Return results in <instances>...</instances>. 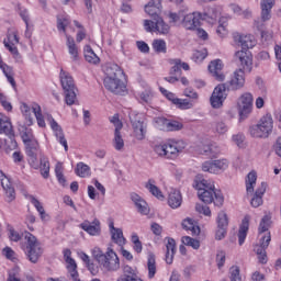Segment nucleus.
<instances>
[{
	"label": "nucleus",
	"instance_id": "obj_1",
	"mask_svg": "<svg viewBox=\"0 0 281 281\" xmlns=\"http://www.w3.org/2000/svg\"><path fill=\"white\" fill-rule=\"evenodd\" d=\"M193 188L198 190V196L203 203H214L217 207H221L225 203V198L221 190L216 189L214 181L205 180L198 176L194 179Z\"/></svg>",
	"mask_w": 281,
	"mask_h": 281
},
{
	"label": "nucleus",
	"instance_id": "obj_2",
	"mask_svg": "<svg viewBox=\"0 0 281 281\" xmlns=\"http://www.w3.org/2000/svg\"><path fill=\"white\" fill-rule=\"evenodd\" d=\"M104 75L103 85L108 91H111L116 95L126 93V83L122 81V78H124V70H122L120 66L115 64L108 65L104 68Z\"/></svg>",
	"mask_w": 281,
	"mask_h": 281
},
{
	"label": "nucleus",
	"instance_id": "obj_3",
	"mask_svg": "<svg viewBox=\"0 0 281 281\" xmlns=\"http://www.w3.org/2000/svg\"><path fill=\"white\" fill-rule=\"evenodd\" d=\"M269 227H271V215H265L259 224V244L254 248L261 265H267V247L271 243Z\"/></svg>",
	"mask_w": 281,
	"mask_h": 281
},
{
	"label": "nucleus",
	"instance_id": "obj_4",
	"mask_svg": "<svg viewBox=\"0 0 281 281\" xmlns=\"http://www.w3.org/2000/svg\"><path fill=\"white\" fill-rule=\"evenodd\" d=\"M153 150L155 155L164 159H177L186 150V142L175 139L166 140L154 145Z\"/></svg>",
	"mask_w": 281,
	"mask_h": 281
},
{
	"label": "nucleus",
	"instance_id": "obj_5",
	"mask_svg": "<svg viewBox=\"0 0 281 281\" xmlns=\"http://www.w3.org/2000/svg\"><path fill=\"white\" fill-rule=\"evenodd\" d=\"M21 249L24 251L26 258L33 265L38 262V259L43 256V247L36 236L31 233H26L24 236V243L21 244Z\"/></svg>",
	"mask_w": 281,
	"mask_h": 281
},
{
	"label": "nucleus",
	"instance_id": "obj_6",
	"mask_svg": "<svg viewBox=\"0 0 281 281\" xmlns=\"http://www.w3.org/2000/svg\"><path fill=\"white\" fill-rule=\"evenodd\" d=\"M59 80L65 94V102L71 106L76 103V81H74L71 74L65 69H60Z\"/></svg>",
	"mask_w": 281,
	"mask_h": 281
},
{
	"label": "nucleus",
	"instance_id": "obj_7",
	"mask_svg": "<svg viewBox=\"0 0 281 281\" xmlns=\"http://www.w3.org/2000/svg\"><path fill=\"white\" fill-rule=\"evenodd\" d=\"M239 124L247 120L254 111V94L250 92L241 93L236 101Z\"/></svg>",
	"mask_w": 281,
	"mask_h": 281
},
{
	"label": "nucleus",
	"instance_id": "obj_8",
	"mask_svg": "<svg viewBox=\"0 0 281 281\" xmlns=\"http://www.w3.org/2000/svg\"><path fill=\"white\" fill-rule=\"evenodd\" d=\"M20 110L25 120L26 126H32V124H34V116L32 115V113H34L37 120V125L41 128H45V119L43 117L41 105H38L37 103H33L32 106L30 108L27 103H22L20 106Z\"/></svg>",
	"mask_w": 281,
	"mask_h": 281
},
{
	"label": "nucleus",
	"instance_id": "obj_9",
	"mask_svg": "<svg viewBox=\"0 0 281 281\" xmlns=\"http://www.w3.org/2000/svg\"><path fill=\"white\" fill-rule=\"evenodd\" d=\"M143 27L150 34H159L160 36L170 34V24L160 15L153 18V20H144Z\"/></svg>",
	"mask_w": 281,
	"mask_h": 281
},
{
	"label": "nucleus",
	"instance_id": "obj_10",
	"mask_svg": "<svg viewBox=\"0 0 281 281\" xmlns=\"http://www.w3.org/2000/svg\"><path fill=\"white\" fill-rule=\"evenodd\" d=\"M233 42L235 43V45L241 48L239 52H247L248 49H254V47L258 45L256 36L251 33L235 32L233 33Z\"/></svg>",
	"mask_w": 281,
	"mask_h": 281
},
{
	"label": "nucleus",
	"instance_id": "obj_11",
	"mask_svg": "<svg viewBox=\"0 0 281 281\" xmlns=\"http://www.w3.org/2000/svg\"><path fill=\"white\" fill-rule=\"evenodd\" d=\"M111 124L114 126V137L112 139L113 148L119 151L124 150V137H122V128H124V124L120 120L119 114H114L110 117Z\"/></svg>",
	"mask_w": 281,
	"mask_h": 281
},
{
	"label": "nucleus",
	"instance_id": "obj_12",
	"mask_svg": "<svg viewBox=\"0 0 281 281\" xmlns=\"http://www.w3.org/2000/svg\"><path fill=\"white\" fill-rule=\"evenodd\" d=\"M227 100V85L220 83L217 85L210 98L212 109H223V104Z\"/></svg>",
	"mask_w": 281,
	"mask_h": 281
},
{
	"label": "nucleus",
	"instance_id": "obj_13",
	"mask_svg": "<svg viewBox=\"0 0 281 281\" xmlns=\"http://www.w3.org/2000/svg\"><path fill=\"white\" fill-rule=\"evenodd\" d=\"M104 271L113 272L120 270V257L113 251V248H108L105 256L102 258L99 263Z\"/></svg>",
	"mask_w": 281,
	"mask_h": 281
},
{
	"label": "nucleus",
	"instance_id": "obj_14",
	"mask_svg": "<svg viewBox=\"0 0 281 281\" xmlns=\"http://www.w3.org/2000/svg\"><path fill=\"white\" fill-rule=\"evenodd\" d=\"M0 135H7L10 137L11 148L14 150L18 146L14 139V127L12 126V121L10 116L0 112Z\"/></svg>",
	"mask_w": 281,
	"mask_h": 281
},
{
	"label": "nucleus",
	"instance_id": "obj_15",
	"mask_svg": "<svg viewBox=\"0 0 281 281\" xmlns=\"http://www.w3.org/2000/svg\"><path fill=\"white\" fill-rule=\"evenodd\" d=\"M235 60L239 63V68L246 74H251L254 69V56L247 50L235 52Z\"/></svg>",
	"mask_w": 281,
	"mask_h": 281
},
{
	"label": "nucleus",
	"instance_id": "obj_16",
	"mask_svg": "<svg viewBox=\"0 0 281 281\" xmlns=\"http://www.w3.org/2000/svg\"><path fill=\"white\" fill-rule=\"evenodd\" d=\"M246 74L243 69H235L225 85L231 91H240L245 88Z\"/></svg>",
	"mask_w": 281,
	"mask_h": 281
},
{
	"label": "nucleus",
	"instance_id": "obj_17",
	"mask_svg": "<svg viewBox=\"0 0 281 281\" xmlns=\"http://www.w3.org/2000/svg\"><path fill=\"white\" fill-rule=\"evenodd\" d=\"M47 122L57 139V142L64 147L65 153L69 150V145L67 144V138H65V133L63 127L54 120L52 116H47Z\"/></svg>",
	"mask_w": 281,
	"mask_h": 281
},
{
	"label": "nucleus",
	"instance_id": "obj_18",
	"mask_svg": "<svg viewBox=\"0 0 281 281\" xmlns=\"http://www.w3.org/2000/svg\"><path fill=\"white\" fill-rule=\"evenodd\" d=\"M132 126L134 130V137L138 142H142L146 139V124H144V121H142V116L133 114L130 115Z\"/></svg>",
	"mask_w": 281,
	"mask_h": 281
},
{
	"label": "nucleus",
	"instance_id": "obj_19",
	"mask_svg": "<svg viewBox=\"0 0 281 281\" xmlns=\"http://www.w3.org/2000/svg\"><path fill=\"white\" fill-rule=\"evenodd\" d=\"M0 181L8 203H12L16 199V193L14 187H12V181H10V178L2 170H0Z\"/></svg>",
	"mask_w": 281,
	"mask_h": 281
},
{
	"label": "nucleus",
	"instance_id": "obj_20",
	"mask_svg": "<svg viewBox=\"0 0 281 281\" xmlns=\"http://www.w3.org/2000/svg\"><path fill=\"white\" fill-rule=\"evenodd\" d=\"M66 49L71 63H80V48L71 35H66Z\"/></svg>",
	"mask_w": 281,
	"mask_h": 281
},
{
	"label": "nucleus",
	"instance_id": "obj_21",
	"mask_svg": "<svg viewBox=\"0 0 281 281\" xmlns=\"http://www.w3.org/2000/svg\"><path fill=\"white\" fill-rule=\"evenodd\" d=\"M224 67L225 65L221 59H214L209 64V72L215 80H217V82H223L225 80V74H223Z\"/></svg>",
	"mask_w": 281,
	"mask_h": 281
},
{
	"label": "nucleus",
	"instance_id": "obj_22",
	"mask_svg": "<svg viewBox=\"0 0 281 281\" xmlns=\"http://www.w3.org/2000/svg\"><path fill=\"white\" fill-rule=\"evenodd\" d=\"M201 12L186 14L182 20V26L186 30L194 31L201 25Z\"/></svg>",
	"mask_w": 281,
	"mask_h": 281
},
{
	"label": "nucleus",
	"instance_id": "obj_23",
	"mask_svg": "<svg viewBox=\"0 0 281 281\" xmlns=\"http://www.w3.org/2000/svg\"><path fill=\"white\" fill-rule=\"evenodd\" d=\"M130 199L132 203H134L139 214H142L143 216H148V214H150V207L148 206V203L146 202V200L142 198V195L133 192L130 194Z\"/></svg>",
	"mask_w": 281,
	"mask_h": 281
},
{
	"label": "nucleus",
	"instance_id": "obj_24",
	"mask_svg": "<svg viewBox=\"0 0 281 281\" xmlns=\"http://www.w3.org/2000/svg\"><path fill=\"white\" fill-rule=\"evenodd\" d=\"M268 184L267 182H261L255 192L251 193V199H250V205L252 207H260L262 203H265L263 196L267 192Z\"/></svg>",
	"mask_w": 281,
	"mask_h": 281
},
{
	"label": "nucleus",
	"instance_id": "obj_25",
	"mask_svg": "<svg viewBox=\"0 0 281 281\" xmlns=\"http://www.w3.org/2000/svg\"><path fill=\"white\" fill-rule=\"evenodd\" d=\"M167 202L171 210H178L183 203V195L178 189L171 188L168 191Z\"/></svg>",
	"mask_w": 281,
	"mask_h": 281
},
{
	"label": "nucleus",
	"instance_id": "obj_26",
	"mask_svg": "<svg viewBox=\"0 0 281 281\" xmlns=\"http://www.w3.org/2000/svg\"><path fill=\"white\" fill-rule=\"evenodd\" d=\"M221 12H223L221 7H209L204 13H201V19L202 21H206V23L214 24L218 20V16H221Z\"/></svg>",
	"mask_w": 281,
	"mask_h": 281
},
{
	"label": "nucleus",
	"instance_id": "obj_27",
	"mask_svg": "<svg viewBox=\"0 0 281 281\" xmlns=\"http://www.w3.org/2000/svg\"><path fill=\"white\" fill-rule=\"evenodd\" d=\"M257 124H259L263 139L269 137V134L273 132V117L270 114L262 116Z\"/></svg>",
	"mask_w": 281,
	"mask_h": 281
},
{
	"label": "nucleus",
	"instance_id": "obj_28",
	"mask_svg": "<svg viewBox=\"0 0 281 281\" xmlns=\"http://www.w3.org/2000/svg\"><path fill=\"white\" fill-rule=\"evenodd\" d=\"M257 124H259L263 139L269 137V134L273 132V117L270 114L262 116Z\"/></svg>",
	"mask_w": 281,
	"mask_h": 281
},
{
	"label": "nucleus",
	"instance_id": "obj_29",
	"mask_svg": "<svg viewBox=\"0 0 281 281\" xmlns=\"http://www.w3.org/2000/svg\"><path fill=\"white\" fill-rule=\"evenodd\" d=\"M273 5H276V0H261L260 1V20L262 23H267V21H271V10H273Z\"/></svg>",
	"mask_w": 281,
	"mask_h": 281
},
{
	"label": "nucleus",
	"instance_id": "obj_30",
	"mask_svg": "<svg viewBox=\"0 0 281 281\" xmlns=\"http://www.w3.org/2000/svg\"><path fill=\"white\" fill-rule=\"evenodd\" d=\"M109 229L111 234V239L113 240V243H115V245H119V247H123L126 245V237H124V232L122 231V228L115 227L113 222H111L109 224Z\"/></svg>",
	"mask_w": 281,
	"mask_h": 281
},
{
	"label": "nucleus",
	"instance_id": "obj_31",
	"mask_svg": "<svg viewBox=\"0 0 281 281\" xmlns=\"http://www.w3.org/2000/svg\"><path fill=\"white\" fill-rule=\"evenodd\" d=\"M81 229H83V232H87V234H89L90 236H100V221L98 220H93L92 223H90L89 221H86L83 223L80 224Z\"/></svg>",
	"mask_w": 281,
	"mask_h": 281
},
{
	"label": "nucleus",
	"instance_id": "obj_32",
	"mask_svg": "<svg viewBox=\"0 0 281 281\" xmlns=\"http://www.w3.org/2000/svg\"><path fill=\"white\" fill-rule=\"evenodd\" d=\"M161 0H150L145 5V12L148 14V16H151L155 19L156 16H159L161 14Z\"/></svg>",
	"mask_w": 281,
	"mask_h": 281
},
{
	"label": "nucleus",
	"instance_id": "obj_33",
	"mask_svg": "<svg viewBox=\"0 0 281 281\" xmlns=\"http://www.w3.org/2000/svg\"><path fill=\"white\" fill-rule=\"evenodd\" d=\"M22 139L26 146V149L38 148V140H36V138L34 137V132L32 131V128H25V131L22 132Z\"/></svg>",
	"mask_w": 281,
	"mask_h": 281
},
{
	"label": "nucleus",
	"instance_id": "obj_34",
	"mask_svg": "<svg viewBox=\"0 0 281 281\" xmlns=\"http://www.w3.org/2000/svg\"><path fill=\"white\" fill-rule=\"evenodd\" d=\"M27 199L30 203L34 205L35 210H37L41 221L43 223H47L49 221V214L45 212V207H43V204L41 203V201H38V199H36L34 195H29Z\"/></svg>",
	"mask_w": 281,
	"mask_h": 281
},
{
	"label": "nucleus",
	"instance_id": "obj_35",
	"mask_svg": "<svg viewBox=\"0 0 281 281\" xmlns=\"http://www.w3.org/2000/svg\"><path fill=\"white\" fill-rule=\"evenodd\" d=\"M3 45L7 49H10V47H16V45H19V31H16V29H10L8 31Z\"/></svg>",
	"mask_w": 281,
	"mask_h": 281
},
{
	"label": "nucleus",
	"instance_id": "obj_36",
	"mask_svg": "<svg viewBox=\"0 0 281 281\" xmlns=\"http://www.w3.org/2000/svg\"><path fill=\"white\" fill-rule=\"evenodd\" d=\"M166 249L165 260L167 265H172V260H175V251L177 249V241L170 237L166 238Z\"/></svg>",
	"mask_w": 281,
	"mask_h": 281
},
{
	"label": "nucleus",
	"instance_id": "obj_37",
	"mask_svg": "<svg viewBox=\"0 0 281 281\" xmlns=\"http://www.w3.org/2000/svg\"><path fill=\"white\" fill-rule=\"evenodd\" d=\"M258 181V173L252 170L250 171L245 179V186H246V193L254 194L256 189V182Z\"/></svg>",
	"mask_w": 281,
	"mask_h": 281
},
{
	"label": "nucleus",
	"instance_id": "obj_38",
	"mask_svg": "<svg viewBox=\"0 0 281 281\" xmlns=\"http://www.w3.org/2000/svg\"><path fill=\"white\" fill-rule=\"evenodd\" d=\"M145 188H146V190H148V192H150V194H153V196L158 199V201H164V199H166V196L164 195V192H161V189H159V187H157L154 179H149L145 183Z\"/></svg>",
	"mask_w": 281,
	"mask_h": 281
},
{
	"label": "nucleus",
	"instance_id": "obj_39",
	"mask_svg": "<svg viewBox=\"0 0 281 281\" xmlns=\"http://www.w3.org/2000/svg\"><path fill=\"white\" fill-rule=\"evenodd\" d=\"M249 221L250 217L246 215L239 226L238 231V245H245V239L247 238V233L249 232Z\"/></svg>",
	"mask_w": 281,
	"mask_h": 281
},
{
	"label": "nucleus",
	"instance_id": "obj_40",
	"mask_svg": "<svg viewBox=\"0 0 281 281\" xmlns=\"http://www.w3.org/2000/svg\"><path fill=\"white\" fill-rule=\"evenodd\" d=\"M143 89V91L137 92L136 98L142 104H148L153 100V88L145 83Z\"/></svg>",
	"mask_w": 281,
	"mask_h": 281
},
{
	"label": "nucleus",
	"instance_id": "obj_41",
	"mask_svg": "<svg viewBox=\"0 0 281 281\" xmlns=\"http://www.w3.org/2000/svg\"><path fill=\"white\" fill-rule=\"evenodd\" d=\"M83 56L87 63L90 65H100V57L93 52V48L91 46L86 45L83 47Z\"/></svg>",
	"mask_w": 281,
	"mask_h": 281
},
{
	"label": "nucleus",
	"instance_id": "obj_42",
	"mask_svg": "<svg viewBox=\"0 0 281 281\" xmlns=\"http://www.w3.org/2000/svg\"><path fill=\"white\" fill-rule=\"evenodd\" d=\"M254 26L258 32L261 34L262 41L269 42L271 38H273V32L271 31H265V22H261L260 20H255Z\"/></svg>",
	"mask_w": 281,
	"mask_h": 281
},
{
	"label": "nucleus",
	"instance_id": "obj_43",
	"mask_svg": "<svg viewBox=\"0 0 281 281\" xmlns=\"http://www.w3.org/2000/svg\"><path fill=\"white\" fill-rule=\"evenodd\" d=\"M182 227L183 229H187V232H191L195 236L201 234V228L196 224V221H194L193 218L188 217L183 220Z\"/></svg>",
	"mask_w": 281,
	"mask_h": 281
},
{
	"label": "nucleus",
	"instance_id": "obj_44",
	"mask_svg": "<svg viewBox=\"0 0 281 281\" xmlns=\"http://www.w3.org/2000/svg\"><path fill=\"white\" fill-rule=\"evenodd\" d=\"M77 177L81 179H87V177H91V167L85 162H78L75 169Z\"/></svg>",
	"mask_w": 281,
	"mask_h": 281
},
{
	"label": "nucleus",
	"instance_id": "obj_45",
	"mask_svg": "<svg viewBox=\"0 0 281 281\" xmlns=\"http://www.w3.org/2000/svg\"><path fill=\"white\" fill-rule=\"evenodd\" d=\"M36 150H38V148H35V149H34V147L26 148L29 164L32 168H34V170H38V168H40L38 158H36Z\"/></svg>",
	"mask_w": 281,
	"mask_h": 281
},
{
	"label": "nucleus",
	"instance_id": "obj_46",
	"mask_svg": "<svg viewBox=\"0 0 281 281\" xmlns=\"http://www.w3.org/2000/svg\"><path fill=\"white\" fill-rule=\"evenodd\" d=\"M213 165L215 168V175H221L222 172H225L227 168H229V160L226 158L216 159L213 160Z\"/></svg>",
	"mask_w": 281,
	"mask_h": 281
},
{
	"label": "nucleus",
	"instance_id": "obj_47",
	"mask_svg": "<svg viewBox=\"0 0 281 281\" xmlns=\"http://www.w3.org/2000/svg\"><path fill=\"white\" fill-rule=\"evenodd\" d=\"M70 23H71V21L67 16H61V18L57 19V30H58V32L64 34L65 38H67V36H69V34L67 33V26Z\"/></svg>",
	"mask_w": 281,
	"mask_h": 281
},
{
	"label": "nucleus",
	"instance_id": "obj_48",
	"mask_svg": "<svg viewBox=\"0 0 281 281\" xmlns=\"http://www.w3.org/2000/svg\"><path fill=\"white\" fill-rule=\"evenodd\" d=\"M216 34L220 38H226V36L229 34V31L227 30V21L225 18H220Z\"/></svg>",
	"mask_w": 281,
	"mask_h": 281
},
{
	"label": "nucleus",
	"instance_id": "obj_49",
	"mask_svg": "<svg viewBox=\"0 0 281 281\" xmlns=\"http://www.w3.org/2000/svg\"><path fill=\"white\" fill-rule=\"evenodd\" d=\"M151 47L154 52H156V54H166V52L168 50L166 41L160 38L154 40L151 43Z\"/></svg>",
	"mask_w": 281,
	"mask_h": 281
},
{
	"label": "nucleus",
	"instance_id": "obj_50",
	"mask_svg": "<svg viewBox=\"0 0 281 281\" xmlns=\"http://www.w3.org/2000/svg\"><path fill=\"white\" fill-rule=\"evenodd\" d=\"M130 240L133 244V250L136 254H142L144 246L142 245V240H139V235H137V233H132Z\"/></svg>",
	"mask_w": 281,
	"mask_h": 281
},
{
	"label": "nucleus",
	"instance_id": "obj_51",
	"mask_svg": "<svg viewBox=\"0 0 281 281\" xmlns=\"http://www.w3.org/2000/svg\"><path fill=\"white\" fill-rule=\"evenodd\" d=\"M147 269H148V278H155V273H157V265L155 261V255L149 254L147 260Z\"/></svg>",
	"mask_w": 281,
	"mask_h": 281
},
{
	"label": "nucleus",
	"instance_id": "obj_52",
	"mask_svg": "<svg viewBox=\"0 0 281 281\" xmlns=\"http://www.w3.org/2000/svg\"><path fill=\"white\" fill-rule=\"evenodd\" d=\"M40 169L44 179H47L49 177V159L43 155L40 158Z\"/></svg>",
	"mask_w": 281,
	"mask_h": 281
},
{
	"label": "nucleus",
	"instance_id": "obj_53",
	"mask_svg": "<svg viewBox=\"0 0 281 281\" xmlns=\"http://www.w3.org/2000/svg\"><path fill=\"white\" fill-rule=\"evenodd\" d=\"M248 135H250V137H254L255 139H265V136L262 135L260 125L258 123L249 126Z\"/></svg>",
	"mask_w": 281,
	"mask_h": 281
},
{
	"label": "nucleus",
	"instance_id": "obj_54",
	"mask_svg": "<svg viewBox=\"0 0 281 281\" xmlns=\"http://www.w3.org/2000/svg\"><path fill=\"white\" fill-rule=\"evenodd\" d=\"M178 109L182 111H188L189 109H194V101H190L189 99H179L176 100V105Z\"/></svg>",
	"mask_w": 281,
	"mask_h": 281
},
{
	"label": "nucleus",
	"instance_id": "obj_55",
	"mask_svg": "<svg viewBox=\"0 0 281 281\" xmlns=\"http://www.w3.org/2000/svg\"><path fill=\"white\" fill-rule=\"evenodd\" d=\"M169 63L171 65L170 76H181V59H170Z\"/></svg>",
	"mask_w": 281,
	"mask_h": 281
},
{
	"label": "nucleus",
	"instance_id": "obj_56",
	"mask_svg": "<svg viewBox=\"0 0 281 281\" xmlns=\"http://www.w3.org/2000/svg\"><path fill=\"white\" fill-rule=\"evenodd\" d=\"M217 227H224L227 229L229 225V218L227 217V213L225 211H220L216 218Z\"/></svg>",
	"mask_w": 281,
	"mask_h": 281
},
{
	"label": "nucleus",
	"instance_id": "obj_57",
	"mask_svg": "<svg viewBox=\"0 0 281 281\" xmlns=\"http://www.w3.org/2000/svg\"><path fill=\"white\" fill-rule=\"evenodd\" d=\"M167 16L171 25H179V23H181V19H183L184 15H183V11H179V12H169Z\"/></svg>",
	"mask_w": 281,
	"mask_h": 281
},
{
	"label": "nucleus",
	"instance_id": "obj_58",
	"mask_svg": "<svg viewBox=\"0 0 281 281\" xmlns=\"http://www.w3.org/2000/svg\"><path fill=\"white\" fill-rule=\"evenodd\" d=\"M214 131L217 135H227L229 133V126L223 121H218L214 125Z\"/></svg>",
	"mask_w": 281,
	"mask_h": 281
},
{
	"label": "nucleus",
	"instance_id": "obj_59",
	"mask_svg": "<svg viewBox=\"0 0 281 281\" xmlns=\"http://www.w3.org/2000/svg\"><path fill=\"white\" fill-rule=\"evenodd\" d=\"M181 241L187 247H192V249H199L201 247V241H199V239H194L190 236L182 237Z\"/></svg>",
	"mask_w": 281,
	"mask_h": 281
},
{
	"label": "nucleus",
	"instance_id": "obj_60",
	"mask_svg": "<svg viewBox=\"0 0 281 281\" xmlns=\"http://www.w3.org/2000/svg\"><path fill=\"white\" fill-rule=\"evenodd\" d=\"M204 58H207V49L202 48L200 50L193 52L192 60L194 63H203Z\"/></svg>",
	"mask_w": 281,
	"mask_h": 281
},
{
	"label": "nucleus",
	"instance_id": "obj_61",
	"mask_svg": "<svg viewBox=\"0 0 281 281\" xmlns=\"http://www.w3.org/2000/svg\"><path fill=\"white\" fill-rule=\"evenodd\" d=\"M154 126L158 131H167L168 127V119L165 117H156L154 119Z\"/></svg>",
	"mask_w": 281,
	"mask_h": 281
},
{
	"label": "nucleus",
	"instance_id": "obj_62",
	"mask_svg": "<svg viewBox=\"0 0 281 281\" xmlns=\"http://www.w3.org/2000/svg\"><path fill=\"white\" fill-rule=\"evenodd\" d=\"M183 128V123L175 120H168L167 121V131L166 132H172V131H181Z\"/></svg>",
	"mask_w": 281,
	"mask_h": 281
},
{
	"label": "nucleus",
	"instance_id": "obj_63",
	"mask_svg": "<svg viewBox=\"0 0 281 281\" xmlns=\"http://www.w3.org/2000/svg\"><path fill=\"white\" fill-rule=\"evenodd\" d=\"M231 281H243V277L240 276V268L238 266H233L229 270Z\"/></svg>",
	"mask_w": 281,
	"mask_h": 281
},
{
	"label": "nucleus",
	"instance_id": "obj_64",
	"mask_svg": "<svg viewBox=\"0 0 281 281\" xmlns=\"http://www.w3.org/2000/svg\"><path fill=\"white\" fill-rule=\"evenodd\" d=\"M19 273H21V268L19 266H15L11 270H9V277L7 281H21L19 278Z\"/></svg>",
	"mask_w": 281,
	"mask_h": 281
}]
</instances>
